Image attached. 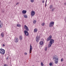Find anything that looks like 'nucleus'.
Segmentation results:
<instances>
[{"label":"nucleus","mask_w":66,"mask_h":66,"mask_svg":"<svg viewBox=\"0 0 66 66\" xmlns=\"http://www.w3.org/2000/svg\"><path fill=\"white\" fill-rule=\"evenodd\" d=\"M53 59L55 62V64H57L59 62V59H58V56L57 55H54L53 57Z\"/></svg>","instance_id":"obj_1"},{"label":"nucleus","mask_w":66,"mask_h":66,"mask_svg":"<svg viewBox=\"0 0 66 66\" xmlns=\"http://www.w3.org/2000/svg\"><path fill=\"white\" fill-rule=\"evenodd\" d=\"M0 53L2 54H4L5 53V50L3 49L2 48H1L0 49Z\"/></svg>","instance_id":"obj_2"},{"label":"nucleus","mask_w":66,"mask_h":66,"mask_svg":"<svg viewBox=\"0 0 66 66\" xmlns=\"http://www.w3.org/2000/svg\"><path fill=\"white\" fill-rule=\"evenodd\" d=\"M40 38V37L39 36H37L36 37V40L37 43H38V42H39V40Z\"/></svg>","instance_id":"obj_3"},{"label":"nucleus","mask_w":66,"mask_h":66,"mask_svg":"<svg viewBox=\"0 0 66 66\" xmlns=\"http://www.w3.org/2000/svg\"><path fill=\"white\" fill-rule=\"evenodd\" d=\"M54 24V22L53 21L51 22L50 23L49 27H53Z\"/></svg>","instance_id":"obj_4"},{"label":"nucleus","mask_w":66,"mask_h":66,"mask_svg":"<svg viewBox=\"0 0 66 66\" xmlns=\"http://www.w3.org/2000/svg\"><path fill=\"white\" fill-rule=\"evenodd\" d=\"M35 11H32L31 12V17H33L35 15Z\"/></svg>","instance_id":"obj_5"},{"label":"nucleus","mask_w":66,"mask_h":66,"mask_svg":"<svg viewBox=\"0 0 66 66\" xmlns=\"http://www.w3.org/2000/svg\"><path fill=\"white\" fill-rule=\"evenodd\" d=\"M24 33L25 34V35L26 36H29V32H28L27 30H24Z\"/></svg>","instance_id":"obj_6"},{"label":"nucleus","mask_w":66,"mask_h":66,"mask_svg":"<svg viewBox=\"0 0 66 66\" xmlns=\"http://www.w3.org/2000/svg\"><path fill=\"white\" fill-rule=\"evenodd\" d=\"M51 38H52V36L51 35H50L49 36V37L47 38V42H48L51 40Z\"/></svg>","instance_id":"obj_7"},{"label":"nucleus","mask_w":66,"mask_h":66,"mask_svg":"<svg viewBox=\"0 0 66 66\" xmlns=\"http://www.w3.org/2000/svg\"><path fill=\"white\" fill-rule=\"evenodd\" d=\"M50 43H51V44H53V43H54V40L53 39H51L50 40Z\"/></svg>","instance_id":"obj_8"},{"label":"nucleus","mask_w":66,"mask_h":66,"mask_svg":"<svg viewBox=\"0 0 66 66\" xmlns=\"http://www.w3.org/2000/svg\"><path fill=\"white\" fill-rule=\"evenodd\" d=\"M19 41V39H18V38H15L14 39V42L15 43H17Z\"/></svg>","instance_id":"obj_9"},{"label":"nucleus","mask_w":66,"mask_h":66,"mask_svg":"<svg viewBox=\"0 0 66 66\" xmlns=\"http://www.w3.org/2000/svg\"><path fill=\"white\" fill-rule=\"evenodd\" d=\"M24 27L25 28V30H27V31H29V28L26 25L24 26Z\"/></svg>","instance_id":"obj_10"},{"label":"nucleus","mask_w":66,"mask_h":66,"mask_svg":"<svg viewBox=\"0 0 66 66\" xmlns=\"http://www.w3.org/2000/svg\"><path fill=\"white\" fill-rule=\"evenodd\" d=\"M32 46H31V45H30V53H31V52H32Z\"/></svg>","instance_id":"obj_11"},{"label":"nucleus","mask_w":66,"mask_h":66,"mask_svg":"<svg viewBox=\"0 0 66 66\" xmlns=\"http://www.w3.org/2000/svg\"><path fill=\"white\" fill-rule=\"evenodd\" d=\"M22 13L24 14H26L27 13V11L25 10H23L22 12Z\"/></svg>","instance_id":"obj_12"},{"label":"nucleus","mask_w":66,"mask_h":66,"mask_svg":"<svg viewBox=\"0 0 66 66\" xmlns=\"http://www.w3.org/2000/svg\"><path fill=\"white\" fill-rule=\"evenodd\" d=\"M2 27V24L1 23V20H0V28Z\"/></svg>","instance_id":"obj_13"},{"label":"nucleus","mask_w":66,"mask_h":66,"mask_svg":"<svg viewBox=\"0 0 66 66\" xmlns=\"http://www.w3.org/2000/svg\"><path fill=\"white\" fill-rule=\"evenodd\" d=\"M23 16L25 18H28V16L26 14H24Z\"/></svg>","instance_id":"obj_14"},{"label":"nucleus","mask_w":66,"mask_h":66,"mask_svg":"<svg viewBox=\"0 0 66 66\" xmlns=\"http://www.w3.org/2000/svg\"><path fill=\"white\" fill-rule=\"evenodd\" d=\"M40 45H43L44 44V42L43 41H41L39 43Z\"/></svg>","instance_id":"obj_15"},{"label":"nucleus","mask_w":66,"mask_h":66,"mask_svg":"<svg viewBox=\"0 0 66 66\" xmlns=\"http://www.w3.org/2000/svg\"><path fill=\"white\" fill-rule=\"evenodd\" d=\"M53 5H50L49 8L50 9H52L53 8Z\"/></svg>","instance_id":"obj_16"},{"label":"nucleus","mask_w":66,"mask_h":66,"mask_svg":"<svg viewBox=\"0 0 66 66\" xmlns=\"http://www.w3.org/2000/svg\"><path fill=\"white\" fill-rule=\"evenodd\" d=\"M34 32H37V29L35 28V29H34Z\"/></svg>","instance_id":"obj_17"},{"label":"nucleus","mask_w":66,"mask_h":66,"mask_svg":"<svg viewBox=\"0 0 66 66\" xmlns=\"http://www.w3.org/2000/svg\"><path fill=\"white\" fill-rule=\"evenodd\" d=\"M52 43H50V42L49 44L48 45V47H50L51 46V45H52Z\"/></svg>","instance_id":"obj_18"},{"label":"nucleus","mask_w":66,"mask_h":66,"mask_svg":"<svg viewBox=\"0 0 66 66\" xmlns=\"http://www.w3.org/2000/svg\"><path fill=\"white\" fill-rule=\"evenodd\" d=\"M1 36L2 37H3V36H4V33L3 32H2L1 34Z\"/></svg>","instance_id":"obj_19"},{"label":"nucleus","mask_w":66,"mask_h":66,"mask_svg":"<svg viewBox=\"0 0 66 66\" xmlns=\"http://www.w3.org/2000/svg\"><path fill=\"white\" fill-rule=\"evenodd\" d=\"M19 38L20 40H22V36H20L19 37Z\"/></svg>","instance_id":"obj_20"},{"label":"nucleus","mask_w":66,"mask_h":66,"mask_svg":"<svg viewBox=\"0 0 66 66\" xmlns=\"http://www.w3.org/2000/svg\"><path fill=\"white\" fill-rule=\"evenodd\" d=\"M17 26L18 27H21V25L20 24H17Z\"/></svg>","instance_id":"obj_21"},{"label":"nucleus","mask_w":66,"mask_h":66,"mask_svg":"<svg viewBox=\"0 0 66 66\" xmlns=\"http://www.w3.org/2000/svg\"><path fill=\"white\" fill-rule=\"evenodd\" d=\"M36 23V20H34L33 21V23L34 24H35Z\"/></svg>","instance_id":"obj_22"},{"label":"nucleus","mask_w":66,"mask_h":66,"mask_svg":"<svg viewBox=\"0 0 66 66\" xmlns=\"http://www.w3.org/2000/svg\"><path fill=\"white\" fill-rule=\"evenodd\" d=\"M41 66H44V64H43V62H41Z\"/></svg>","instance_id":"obj_23"},{"label":"nucleus","mask_w":66,"mask_h":66,"mask_svg":"<svg viewBox=\"0 0 66 66\" xmlns=\"http://www.w3.org/2000/svg\"><path fill=\"white\" fill-rule=\"evenodd\" d=\"M45 23H42V26H44V25H45Z\"/></svg>","instance_id":"obj_24"},{"label":"nucleus","mask_w":66,"mask_h":66,"mask_svg":"<svg viewBox=\"0 0 66 66\" xmlns=\"http://www.w3.org/2000/svg\"><path fill=\"white\" fill-rule=\"evenodd\" d=\"M53 9H52V12H53V11H54V10L55 9V7L53 8Z\"/></svg>","instance_id":"obj_25"},{"label":"nucleus","mask_w":66,"mask_h":66,"mask_svg":"<svg viewBox=\"0 0 66 66\" xmlns=\"http://www.w3.org/2000/svg\"><path fill=\"white\" fill-rule=\"evenodd\" d=\"M50 66H52V63H49Z\"/></svg>","instance_id":"obj_26"},{"label":"nucleus","mask_w":66,"mask_h":66,"mask_svg":"<svg viewBox=\"0 0 66 66\" xmlns=\"http://www.w3.org/2000/svg\"><path fill=\"white\" fill-rule=\"evenodd\" d=\"M30 2L32 3H33V2H34V0H30Z\"/></svg>","instance_id":"obj_27"},{"label":"nucleus","mask_w":66,"mask_h":66,"mask_svg":"<svg viewBox=\"0 0 66 66\" xmlns=\"http://www.w3.org/2000/svg\"><path fill=\"white\" fill-rule=\"evenodd\" d=\"M47 47H45V51H47Z\"/></svg>","instance_id":"obj_28"},{"label":"nucleus","mask_w":66,"mask_h":66,"mask_svg":"<svg viewBox=\"0 0 66 66\" xmlns=\"http://www.w3.org/2000/svg\"><path fill=\"white\" fill-rule=\"evenodd\" d=\"M63 59L62 58L61 59V62H63Z\"/></svg>","instance_id":"obj_29"},{"label":"nucleus","mask_w":66,"mask_h":66,"mask_svg":"<svg viewBox=\"0 0 66 66\" xmlns=\"http://www.w3.org/2000/svg\"><path fill=\"white\" fill-rule=\"evenodd\" d=\"M24 54H25V55H27V53L26 52H25L24 53Z\"/></svg>","instance_id":"obj_30"},{"label":"nucleus","mask_w":66,"mask_h":66,"mask_svg":"<svg viewBox=\"0 0 66 66\" xmlns=\"http://www.w3.org/2000/svg\"><path fill=\"white\" fill-rule=\"evenodd\" d=\"M45 2V1L44 0L42 1V3H44Z\"/></svg>","instance_id":"obj_31"},{"label":"nucleus","mask_w":66,"mask_h":66,"mask_svg":"<svg viewBox=\"0 0 66 66\" xmlns=\"http://www.w3.org/2000/svg\"><path fill=\"white\" fill-rule=\"evenodd\" d=\"M19 3L17 2V3H16V5H17V4H19Z\"/></svg>","instance_id":"obj_32"},{"label":"nucleus","mask_w":66,"mask_h":66,"mask_svg":"<svg viewBox=\"0 0 66 66\" xmlns=\"http://www.w3.org/2000/svg\"><path fill=\"white\" fill-rule=\"evenodd\" d=\"M8 66V65H6L5 64L4 65V66Z\"/></svg>","instance_id":"obj_33"},{"label":"nucleus","mask_w":66,"mask_h":66,"mask_svg":"<svg viewBox=\"0 0 66 66\" xmlns=\"http://www.w3.org/2000/svg\"><path fill=\"white\" fill-rule=\"evenodd\" d=\"M64 4V5H66V3H65Z\"/></svg>","instance_id":"obj_34"},{"label":"nucleus","mask_w":66,"mask_h":66,"mask_svg":"<svg viewBox=\"0 0 66 66\" xmlns=\"http://www.w3.org/2000/svg\"><path fill=\"white\" fill-rule=\"evenodd\" d=\"M3 47H4V46H5V45L3 44Z\"/></svg>","instance_id":"obj_35"},{"label":"nucleus","mask_w":66,"mask_h":66,"mask_svg":"<svg viewBox=\"0 0 66 66\" xmlns=\"http://www.w3.org/2000/svg\"><path fill=\"white\" fill-rule=\"evenodd\" d=\"M47 0H46V3H45L46 4V3H47Z\"/></svg>","instance_id":"obj_36"},{"label":"nucleus","mask_w":66,"mask_h":66,"mask_svg":"<svg viewBox=\"0 0 66 66\" xmlns=\"http://www.w3.org/2000/svg\"><path fill=\"white\" fill-rule=\"evenodd\" d=\"M45 6L46 7V6H47V4H46V3H45Z\"/></svg>","instance_id":"obj_37"},{"label":"nucleus","mask_w":66,"mask_h":66,"mask_svg":"<svg viewBox=\"0 0 66 66\" xmlns=\"http://www.w3.org/2000/svg\"><path fill=\"white\" fill-rule=\"evenodd\" d=\"M8 59H9V58H6V59L7 60H8Z\"/></svg>","instance_id":"obj_38"},{"label":"nucleus","mask_w":66,"mask_h":66,"mask_svg":"<svg viewBox=\"0 0 66 66\" xmlns=\"http://www.w3.org/2000/svg\"><path fill=\"white\" fill-rule=\"evenodd\" d=\"M32 66H34V65H32Z\"/></svg>","instance_id":"obj_39"}]
</instances>
